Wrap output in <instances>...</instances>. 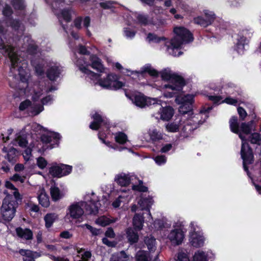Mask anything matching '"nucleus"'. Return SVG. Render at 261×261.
<instances>
[{"label":"nucleus","instance_id":"nucleus-1","mask_svg":"<svg viewBox=\"0 0 261 261\" xmlns=\"http://www.w3.org/2000/svg\"><path fill=\"white\" fill-rule=\"evenodd\" d=\"M194 96L187 94L184 96L182 95L176 96V102L181 105L179 108V112L182 115L179 118L180 122L181 131L185 137L189 136L192 131L196 129L199 124H201L203 121L199 120L201 114L194 115L190 118L187 117L186 114H191L192 104L193 102Z\"/></svg>","mask_w":261,"mask_h":261},{"label":"nucleus","instance_id":"nucleus-2","mask_svg":"<svg viewBox=\"0 0 261 261\" xmlns=\"http://www.w3.org/2000/svg\"><path fill=\"white\" fill-rule=\"evenodd\" d=\"M229 125L231 132L238 134L239 138L242 140L241 154L243 160V168L244 170L249 176V172L247 165L253 163V155L252 150L248 144L247 140L245 137L243 135V134L248 135L252 131L255 130L254 121L252 120L248 123H242L239 127L237 118L236 117H232L229 121Z\"/></svg>","mask_w":261,"mask_h":261},{"label":"nucleus","instance_id":"nucleus-3","mask_svg":"<svg viewBox=\"0 0 261 261\" xmlns=\"http://www.w3.org/2000/svg\"><path fill=\"white\" fill-rule=\"evenodd\" d=\"M4 30L0 25V35L3 34ZM15 49L10 45L6 44L4 40L0 37V52L4 55L8 56L11 62L10 73L14 78H20L23 83L27 81V73L26 71L27 64L25 61H21L18 58Z\"/></svg>","mask_w":261,"mask_h":261},{"label":"nucleus","instance_id":"nucleus-4","mask_svg":"<svg viewBox=\"0 0 261 261\" xmlns=\"http://www.w3.org/2000/svg\"><path fill=\"white\" fill-rule=\"evenodd\" d=\"M75 64L80 70L93 81H97V84L103 88L111 90H117L122 88L124 84L117 80V76L113 74H107L106 78L100 79V75L90 70L88 67L90 65L85 61L84 58L81 57L75 61Z\"/></svg>","mask_w":261,"mask_h":261},{"label":"nucleus","instance_id":"nucleus-5","mask_svg":"<svg viewBox=\"0 0 261 261\" xmlns=\"http://www.w3.org/2000/svg\"><path fill=\"white\" fill-rule=\"evenodd\" d=\"M92 195L93 197L88 202H74L68 206L66 211V218L73 220H79L83 216L84 209L88 214L96 215L98 213L100 204L94 194L92 193Z\"/></svg>","mask_w":261,"mask_h":261},{"label":"nucleus","instance_id":"nucleus-6","mask_svg":"<svg viewBox=\"0 0 261 261\" xmlns=\"http://www.w3.org/2000/svg\"><path fill=\"white\" fill-rule=\"evenodd\" d=\"M162 78L167 81L168 84L163 85L162 88L165 91L164 95L166 97H172L180 91L185 83L181 76L176 74L169 69H165L161 71Z\"/></svg>","mask_w":261,"mask_h":261},{"label":"nucleus","instance_id":"nucleus-7","mask_svg":"<svg viewBox=\"0 0 261 261\" xmlns=\"http://www.w3.org/2000/svg\"><path fill=\"white\" fill-rule=\"evenodd\" d=\"M175 36L169 42H165L169 54L173 56H179L181 52L178 50L182 44L192 42L193 38L189 30L181 27H175L174 29Z\"/></svg>","mask_w":261,"mask_h":261},{"label":"nucleus","instance_id":"nucleus-8","mask_svg":"<svg viewBox=\"0 0 261 261\" xmlns=\"http://www.w3.org/2000/svg\"><path fill=\"white\" fill-rule=\"evenodd\" d=\"M4 193L6 196L3 200L1 212L4 220L10 221L15 216L16 202L7 191H4Z\"/></svg>","mask_w":261,"mask_h":261},{"label":"nucleus","instance_id":"nucleus-9","mask_svg":"<svg viewBox=\"0 0 261 261\" xmlns=\"http://www.w3.org/2000/svg\"><path fill=\"white\" fill-rule=\"evenodd\" d=\"M198 229V227L195 222L190 223V231L189 242L191 245L196 248L201 247L203 246L204 239L201 232Z\"/></svg>","mask_w":261,"mask_h":261},{"label":"nucleus","instance_id":"nucleus-10","mask_svg":"<svg viewBox=\"0 0 261 261\" xmlns=\"http://www.w3.org/2000/svg\"><path fill=\"white\" fill-rule=\"evenodd\" d=\"M153 107L159 110L157 113H154L152 115L157 119H162L164 121H168L173 116L174 114L173 109L170 107H163L160 103H156L153 106Z\"/></svg>","mask_w":261,"mask_h":261},{"label":"nucleus","instance_id":"nucleus-11","mask_svg":"<svg viewBox=\"0 0 261 261\" xmlns=\"http://www.w3.org/2000/svg\"><path fill=\"white\" fill-rule=\"evenodd\" d=\"M132 100L136 106L141 108L146 106H154L156 103V99L147 98L140 93L133 95L132 96Z\"/></svg>","mask_w":261,"mask_h":261},{"label":"nucleus","instance_id":"nucleus-12","mask_svg":"<svg viewBox=\"0 0 261 261\" xmlns=\"http://www.w3.org/2000/svg\"><path fill=\"white\" fill-rule=\"evenodd\" d=\"M184 238V232L180 227L175 228L171 230L167 235V239H169L171 244L174 245H179L181 244Z\"/></svg>","mask_w":261,"mask_h":261},{"label":"nucleus","instance_id":"nucleus-13","mask_svg":"<svg viewBox=\"0 0 261 261\" xmlns=\"http://www.w3.org/2000/svg\"><path fill=\"white\" fill-rule=\"evenodd\" d=\"M56 15L58 17V18L62 26L63 29L65 32L68 34V31L66 29V27L63 23L64 21L66 22L70 21L71 19L72 15L74 13V12L69 8L64 9L61 10L60 12L55 11Z\"/></svg>","mask_w":261,"mask_h":261},{"label":"nucleus","instance_id":"nucleus-14","mask_svg":"<svg viewBox=\"0 0 261 261\" xmlns=\"http://www.w3.org/2000/svg\"><path fill=\"white\" fill-rule=\"evenodd\" d=\"M92 118L93 119V121L89 126L91 129L93 130H97L102 125H106V128H108V127L107 126L108 120L106 117H102L100 114L95 113V114L93 115Z\"/></svg>","mask_w":261,"mask_h":261},{"label":"nucleus","instance_id":"nucleus-15","mask_svg":"<svg viewBox=\"0 0 261 261\" xmlns=\"http://www.w3.org/2000/svg\"><path fill=\"white\" fill-rule=\"evenodd\" d=\"M204 15H210L211 18L209 19H206L202 17H197L194 19V23L200 24L204 27H207L212 24L216 18V16L214 13L212 11L206 10L204 11Z\"/></svg>","mask_w":261,"mask_h":261},{"label":"nucleus","instance_id":"nucleus-16","mask_svg":"<svg viewBox=\"0 0 261 261\" xmlns=\"http://www.w3.org/2000/svg\"><path fill=\"white\" fill-rule=\"evenodd\" d=\"M22 48L23 51L26 50L30 54H36L37 51V46L34 43V41L31 40L29 36H24L23 39Z\"/></svg>","mask_w":261,"mask_h":261},{"label":"nucleus","instance_id":"nucleus-17","mask_svg":"<svg viewBox=\"0 0 261 261\" xmlns=\"http://www.w3.org/2000/svg\"><path fill=\"white\" fill-rule=\"evenodd\" d=\"M138 204L141 208V210H148L147 215L149 216V221H152V218L151 217L149 208L152 205L153 203V200L152 198L150 197H148L147 198L141 197V199L138 201Z\"/></svg>","mask_w":261,"mask_h":261},{"label":"nucleus","instance_id":"nucleus-18","mask_svg":"<svg viewBox=\"0 0 261 261\" xmlns=\"http://www.w3.org/2000/svg\"><path fill=\"white\" fill-rule=\"evenodd\" d=\"M8 25H10L12 30L16 32V34L19 36L23 34L24 31V25L16 19H8L7 21Z\"/></svg>","mask_w":261,"mask_h":261},{"label":"nucleus","instance_id":"nucleus-19","mask_svg":"<svg viewBox=\"0 0 261 261\" xmlns=\"http://www.w3.org/2000/svg\"><path fill=\"white\" fill-rule=\"evenodd\" d=\"M42 91L43 90L40 89L38 85H35L33 89H30L28 86L24 89V92L28 96H29L30 94V95H32L33 100L34 101H37L43 94Z\"/></svg>","mask_w":261,"mask_h":261},{"label":"nucleus","instance_id":"nucleus-20","mask_svg":"<svg viewBox=\"0 0 261 261\" xmlns=\"http://www.w3.org/2000/svg\"><path fill=\"white\" fill-rule=\"evenodd\" d=\"M60 138V135L55 132H50L46 135H43L41 137L43 142L48 143L53 142L51 145H58Z\"/></svg>","mask_w":261,"mask_h":261},{"label":"nucleus","instance_id":"nucleus-21","mask_svg":"<svg viewBox=\"0 0 261 261\" xmlns=\"http://www.w3.org/2000/svg\"><path fill=\"white\" fill-rule=\"evenodd\" d=\"M62 71V68L57 64L51 66L47 71V76L51 81H56Z\"/></svg>","mask_w":261,"mask_h":261},{"label":"nucleus","instance_id":"nucleus-22","mask_svg":"<svg viewBox=\"0 0 261 261\" xmlns=\"http://www.w3.org/2000/svg\"><path fill=\"white\" fill-rule=\"evenodd\" d=\"M91 66L95 70L100 73H106V68L103 67L101 60L95 55H91L90 57Z\"/></svg>","mask_w":261,"mask_h":261},{"label":"nucleus","instance_id":"nucleus-23","mask_svg":"<svg viewBox=\"0 0 261 261\" xmlns=\"http://www.w3.org/2000/svg\"><path fill=\"white\" fill-rule=\"evenodd\" d=\"M16 232L19 238L25 240H31L33 238V232L29 228L18 227L16 229Z\"/></svg>","mask_w":261,"mask_h":261},{"label":"nucleus","instance_id":"nucleus-24","mask_svg":"<svg viewBox=\"0 0 261 261\" xmlns=\"http://www.w3.org/2000/svg\"><path fill=\"white\" fill-rule=\"evenodd\" d=\"M136 229L135 228L129 227L125 230L126 237L128 242L131 244L137 243L139 240V234L136 232Z\"/></svg>","mask_w":261,"mask_h":261},{"label":"nucleus","instance_id":"nucleus-25","mask_svg":"<svg viewBox=\"0 0 261 261\" xmlns=\"http://www.w3.org/2000/svg\"><path fill=\"white\" fill-rule=\"evenodd\" d=\"M31 63L34 66L35 72L38 76H42L44 74V62L42 60H32Z\"/></svg>","mask_w":261,"mask_h":261},{"label":"nucleus","instance_id":"nucleus-26","mask_svg":"<svg viewBox=\"0 0 261 261\" xmlns=\"http://www.w3.org/2000/svg\"><path fill=\"white\" fill-rule=\"evenodd\" d=\"M5 187L8 190L7 191L13 197L14 196L16 200L21 199V196L18 192V190L9 181H7L5 182Z\"/></svg>","mask_w":261,"mask_h":261},{"label":"nucleus","instance_id":"nucleus-27","mask_svg":"<svg viewBox=\"0 0 261 261\" xmlns=\"http://www.w3.org/2000/svg\"><path fill=\"white\" fill-rule=\"evenodd\" d=\"M49 173L54 177H61L65 176V173L62 172V164H53L49 168Z\"/></svg>","mask_w":261,"mask_h":261},{"label":"nucleus","instance_id":"nucleus-28","mask_svg":"<svg viewBox=\"0 0 261 261\" xmlns=\"http://www.w3.org/2000/svg\"><path fill=\"white\" fill-rule=\"evenodd\" d=\"M115 181L121 186H126L130 183V177L124 173H121L116 176Z\"/></svg>","mask_w":261,"mask_h":261},{"label":"nucleus","instance_id":"nucleus-29","mask_svg":"<svg viewBox=\"0 0 261 261\" xmlns=\"http://www.w3.org/2000/svg\"><path fill=\"white\" fill-rule=\"evenodd\" d=\"M117 221V218H110L105 216H102L98 218L95 220V223L97 225L101 226H106L111 223H114Z\"/></svg>","mask_w":261,"mask_h":261},{"label":"nucleus","instance_id":"nucleus-30","mask_svg":"<svg viewBox=\"0 0 261 261\" xmlns=\"http://www.w3.org/2000/svg\"><path fill=\"white\" fill-rule=\"evenodd\" d=\"M39 203L42 206L47 207L49 205V200L48 196L46 195L43 189H40L39 194L38 196Z\"/></svg>","mask_w":261,"mask_h":261},{"label":"nucleus","instance_id":"nucleus-31","mask_svg":"<svg viewBox=\"0 0 261 261\" xmlns=\"http://www.w3.org/2000/svg\"><path fill=\"white\" fill-rule=\"evenodd\" d=\"M58 215L55 213H48L44 217V220L45 221V226L46 228L51 227L55 222V221L58 219Z\"/></svg>","mask_w":261,"mask_h":261},{"label":"nucleus","instance_id":"nucleus-32","mask_svg":"<svg viewBox=\"0 0 261 261\" xmlns=\"http://www.w3.org/2000/svg\"><path fill=\"white\" fill-rule=\"evenodd\" d=\"M4 152H7V154L6 158L8 159L9 162L12 163L16 161V158L17 156V150L14 148H11L8 151L6 147L3 148Z\"/></svg>","mask_w":261,"mask_h":261},{"label":"nucleus","instance_id":"nucleus-33","mask_svg":"<svg viewBox=\"0 0 261 261\" xmlns=\"http://www.w3.org/2000/svg\"><path fill=\"white\" fill-rule=\"evenodd\" d=\"M133 225L135 229L141 230L143 226L144 218L142 216L139 214H135L133 220Z\"/></svg>","mask_w":261,"mask_h":261},{"label":"nucleus","instance_id":"nucleus-34","mask_svg":"<svg viewBox=\"0 0 261 261\" xmlns=\"http://www.w3.org/2000/svg\"><path fill=\"white\" fill-rule=\"evenodd\" d=\"M208 252H205L202 250L195 252L193 256V261H207Z\"/></svg>","mask_w":261,"mask_h":261},{"label":"nucleus","instance_id":"nucleus-35","mask_svg":"<svg viewBox=\"0 0 261 261\" xmlns=\"http://www.w3.org/2000/svg\"><path fill=\"white\" fill-rule=\"evenodd\" d=\"M166 129L172 133L176 132L179 130H181L180 122L179 120L172 123H169L166 125Z\"/></svg>","mask_w":261,"mask_h":261},{"label":"nucleus","instance_id":"nucleus-36","mask_svg":"<svg viewBox=\"0 0 261 261\" xmlns=\"http://www.w3.org/2000/svg\"><path fill=\"white\" fill-rule=\"evenodd\" d=\"M135 72L136 73H139L141 74H143L145 73H148L151 76H155L158 75L157 71L153 69L149 65H145L144 67H143L141 70L139 71H133L132 72Z\"/></svg>","mask_w":261,"mask_h":261},{"label":"nucleus","instance_id":"nucleus-37","mask_svg":"<svg viewBox=\"0 0 261 261\" xmlns=\"http://www.w3.org/2000/svg\"><path fill=\"white\" fill-rule=\"evenodd\" d=\"M134 15L137 18L138 22L142 24H149L153 22L151 19H149L146 15L138 13H135Z\"/></svg>","mask_w":261,"mask_h":261},{"label":"nucleus","instance_id":"nucleus-38","mask_svg":"<svg viewBox=\"0 0 261 261\" xmlns=\"http://www.w3.org/2000/svg\"><path fill=\"white\" fill-rule=\"evenodd\" d=\"M128 259V256L124 251L113 254L111 257L110 261H126Z\"/></svg>","mask_w":261,"mask_h":261},{"label":"nucleus","instance_id":"nucleus-39","mask_svg":"<svg viewBox=\"0 0 261 261\" xmlns=\"http://www.w3.org/2000/svg\"><path fill=\"white\" fill-rule=\"evenodd\" d=\"M248 40L246 38L244 37H241L238 39V42L237 43L236 49L239 54L243 53L244 48L245 45L247 44Z\"/></svg>","mask_w":261,"mask_h":261},{"label":"nucleus","instance_id":"nucleus-40","mask_svg":"<svg viewBox=\"0 0 261 261\" xmlns=\"http://www.w3.org/2000/svg\"><path fill=\"white\" fill-rule=\"evenodd\" d=\"M150 139L152 141H156L163 139L162 133L156 129H150L148 132Z\"/></svg>","mask_w":261,"mask_h":261},{"label":"nucleus","instance_id":"nucleus-41","mask_svg":"<svg viewBox=\"0 0 261 261\" xmlns=\"http://www.w3.org/2000/svg\"><path fill=\"white\" fill-rule=\"evenodd\" d=\"M136 261H150V258L146 251L140 250L136 255Z\"/></svg>","mask_w":261,"mask_h":261},{"label":"nucleus","instance_id":"nucleus-42","mask_svg":"<svg viewBox=\"0 0 261 261\" xmlns=\"http://www.w3.org/2000/svg\"><path fill=\"white\" fill-rule=\"evenodd\" d=\"M50 190L52 199L54 201L58 200L62 197V194L58 187L56 186L51 187Z\"/></svg>","mask_w":261,"mask_h":261},{"label":"nucleus","instance_id":"nucleus-43","mask_svg":"<svg viewBox=\"0 0 261 261\" xmlns=\"http://www.w3.org/2000/svg\"><path fill=\"white\" fill-rule=\"evenodd\" d=\"M145 243L150 252L154 251L156 249L155 240L153 238L150 237L146 238Z\"/></svg>","mask_w":261,"mask_h":261},{"label":"nucleus","instance_id":"nucleus-44","mask_svg":"<svg viewBox=\"0 0 261 261\" xmlns=\"http://www.w3.org/2000/svg\"><path fill=\"white\" fill-rule=\"evenodd\" d=\"M19 253L23 256H25V258L34 259L35 257L40 256V254L36 252H33L29 250L21 249L19 250Z\"/></svg>","mask_w":261,"mask_h":261},{"label":"nucleus","instance_id":"nucleus-45","mask_svg":"<svg viewBox=\"0 0 261 261\" xmlns=\"http://www.w3.org/2000/svg\"><path fill=\"white\" fill-rule=\"evenodd\" d=\"M115 139L116 142L123 144L127 141V137L122 132H118L115 134Z\"/></svg>","mask_w":261,"mask_h":261},{"label":"nucleus","instance_id":"nucleus-46","mask_svg":"<svg viewBox=\"0 0 261 261\" xmlns=\"http://www.w3.org/2000/svg\"><path fill=\"white\" fill-rule=\"evenodd\" d=\"M27 127H31L33 132L34 133L41 134L46 131V129L45 128L36 123H33L31 125H28Z\"/></svg>","mask_w":261,"mask_h":261},{"label":"nucleus","instance_id":"nucleus-47","mask_svg":"<svg viewBox=\"0 0 261 261\" xmlns=\"http://www.w3.org/2000/svg\"><path fill=\"white\" fill-rule=\"evenodd\" d=\"M147 39L149 42L159 43L161 41H165L166 38L163 37H158L155 34L149 33L147 36Z\"/></svg>","mask_w":261,"mask_h":261},{"label":"nucleus","instance_id":"nucleus-48","mask_svg":"<svg viewBox=\"0 0 261 261\" xmlns=\"http://www.w3.org/2000/svg\"><path fill=\"white\" fill-rule=\"evenodd\" d=\"M28 142L24 136H18L15 140V144H17L20 147H25Z\"/></svg>","mask_w":261,"mask_h":261},{"label":"nucleus","instance_id":"nucleus-49","mask_svg":"<svg viewBox=\"0 0 261 261\" xmlns=\"http://www.w3.org/2000/svg\"><path fill=\"white\" fill-rule=\"evenodd\" d=\"M250 141L252 144L260 145L261 144V136L257 133H253L249 137Z\"/></svg>","mask_w":261,"mask_h":261},{"label":"nucleus","instance_id":"nucleus-50","mask_svg":"<svg viewBox=\"0 0 261 261\" xmlns=\"http://www.w3.org/2000/svg\"><path fill=\"white\" fill-rule=\"evenodd\" d=\"M90 23H91V19L89 16H86V17L83 18V27L84 28H85V29H86L87 35L89 37H90L92 35L91 32L90 31V30L88 29V28L90 25Z\"/></svg>","mask_w":261,"mask_h":261},{"label":"nucleus","instance_id":"nucleus-51","mask_svg":"<svg viewBox=\"0 0 261 261\" xmlns=\"http://www.w3.org/2000/svg\"><path fill=\"white\" fill-rule=\"evenodd\" d=\"M175 261H190V259L186 252L180 250L177 254Z\"/></svg>","mask_w":261,"mask_h":261},{"label":"nucleus","instance_id":"nucleus-52","mask_svg":"<svg viewBox=\"0 0 261 261\" xmlns=\"http://www.w3.org/2000/svg\"><path fill=\"white\" fill-rule=\"evenodd\" d=\"M77 253L82 256L83 261H88L91 257V253L89 251H85L83 249L77 250Z\"/></svg>","mask_w":261,"mask_h":261},{"label":"nucleus","instance_id":"nucleus-53","mask_svg":"<svg viewBox=\"0 0 261 261\" xmlns=\"http://www.w3.org/2000/svg\"><path fill=\"white\" fill-rule=\"evenodd\" d=\"M81 227H85L87 229H88L91 232V233L93 236H98L100 233V229L94 228L88 224H85L84 225H83L81 226Z\"/></svg>","mask_w":261,"mask_h":261},{"label":"nucleus","instance_id":"nucleus-54","mask_svg":"<svg viewBox=\"0 0 261 261\" xmlns=\"http://www.w3.org/2000/svg\"><path fill=\"white\" fill-rule=\"evenodd\" d=\"M154 161H155V163L159 165H162L166 162L167 159L165 155H158L153 158Z\"/></svg>","mask_w":261,"mask_h":261},{"label":"nucleus","instance_id":"nucleus-55","mask_svg":"<svg viewBox=\"0 0 261 261\" xmlns=\"http://www.w3.org/2000/svg\"><path fill=\"white\" fill-rule=\"evenodd\" d=\"M13 7L16 9H22L24 7L23 0H12Z\"/></svg>","mask_w":261,"mask_h":261},{"label":"nucleus","instance_id":"nucleus-56","mask_svg":"<svg viewBox=\"0 0 261 261\" xmlns=\"http://www.w3.org/2000/svg\"><path fill=\"white\" fill-rule=\"evenodd\" d=\"M124 34L127 38L132 39L134 37L136 32L128 28H125L124 29Z\"/></svg>","mask_w":261,"mask_h":261},{"label":"nucleus","instance_id":"nucleus-57","mask_svg":"<svg viewBox=\"0 0 261 261\" xmlns=\"http://www.w3.org/2000/svg\"><path fill=\"white\" fill-rule=\"evenodd\" d=\"M74 51L75 54L77 52L81 55H87L89 54L87 48L82 45H79Z\"/></svg>","mask_w":261,"mask_h":261},{"label":"nucleus","instance_id":"nucleus-58","mask_svg":"<svg viewBox=\"0 0 261 261\" xmlns=\"http://www.w3.org/2000/svg\"><path fill=\"white\" fill-rule=\"evenodd\" d=\"M37 164L38 166L40 169H44L47 165V161L44 158L42 157H39L37 159Z\"/></svg>","mask_w":261,"mask_h":261},{"label":"nucleus","instance_id":"nucleus-59","mask_svg":"<svg viewBox=\"0 0 261 261\" xmlns=\"http://www.w3.org/2000/svg\"><path fill=\"white\" fill-rule=\"evenodd\" d=\"M132 189L134 190H137L140 192H146L147 188L142 185V182L140 181L139 185H133Z\"/></svg>","mask_w":261,"mask_h":261},{"label":"nucleus","instance_id":"nucleus-60","mask_svg":"<svg viewBox=\"0 0 261 261\" xmlns=\"http://www.w3.org/2000/svg\"><path fill=\"white\" fill-rule=\"evenodd\" d=\"M11 179L14 181H20L21 183L24 182L25 179V176H21L18 174H15L12 177Z\"/></svg>","mask_w":261,"mask_h":261},{"label":"nucleus","instance_id":"nucleus-61","mask_svg":"<svg viewBox=\"0 0 261 261\" xmlns=\"http://www.w3.org/2000/svg\"><path fill=\"white\" fill-rule=\"evenodd\" d=\"M32 109L31 110V113L34 115H36L39 114L41 112H42L44 108L41 105L37 106L33 108H31Z\"/></svg>","mask_w":261,"mask_h":261},{"label":"nucleus","instance_id":"nucleus-62","mask_svg":"<svg viewBox=\"0 0 261 261\" xmlns=\"http://www.w3.org/2000/svg\"><path fill=\"white\" fill-rule=\"evenodd\" d=\"M74 25L76 28H77L79 30H80L82 29V23H83V17H78L76 18L74 21Z\"/></svg>","mask_w":261,"mask_h":261},{"label":"nucleus","instance_id":"nucleus-63","mask_svg":"<svg viewBox=\"0 0 261 261\" xmlns=\"http://www.w3.org/2000/svg\"><path fill=\"white\" fill-rule=\"evenodd\" d=\"M114 4L113 1H105L100 3V6L104 9H110L113 7Z\"/></svg>","mask_w":261,"mask_h":261},{"label":"nucleus","instance_id":"nucleus-64","mask_svg":"<svg viewBox=\"0 0 261 261\" xmlns=\"http://www.w3.org/2000/svg\"><path fill=\"white\" fill-rule=\"evenodd\" d=\"M32 150L30 148H27L25 149L24 152H23V156L24 158V159L28 161H29L31 157L32 156Z\"/></svg>","mask_w":261,"mask_h":261}]
</instances>
